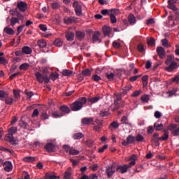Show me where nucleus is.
<instances>
[{"label":"nucleus","mask_w":179,"mask_h":179,"mask_svg":"<svg viewBox=\"0 0 179 179\" xmlns=\"http://www.w3.org/2000/svg\"><path fill=\"white\" fill-rule=\"evenodd\" d=\"M114 73H105V77L107 78L110 81L114 80Z\"/></svg>","instance_id":"45"},{"label":"nucleus","mask_w":179,"mask_h":179,"mask_svg":"<svg viewBox=\"0 0 179 179\" xmlns=\"http://www.w3.org/2000/svg\"><path fill=\"white\" fill-rule=\"evenodd\" d=\"M67 41H73L75 39V34L72 31H68L66 34Z\"/></svg>","instance_id":"20"},{"label":"nucleus","mask_w":179,"mask_h":179,"mask_svg":"<svg viewBox=\"0 0 179 179\" xmlns=\"http://www.w3.org/2000/svg\"><path fill=\"white\" fill-rule=\"evenodd\" d=\"M73 8H74V10L77 16H82V6L79 5L78 1H74L73 3Z\"/></svg>","instance_id":"9"},{"label":"nucleus","mask_w":179,"mask_h":179,"mask_svg":"<svg viewBox=\"0 0 179 179\" xmlns=\"http://www.w3.org/2000/svg\"><path fill=\"white\" fill-rule=\"evenodd\" d=\"M17 132V127H13L8 129V134L6 135L5 140L7 142H10L12 145H15V138H13V134Z\"/></svg>","instance_id":"5"},{"label":"nucleus","mask_w":179,"mask_h":179,"mask_svg":"<svg viewBox=\"0 0 179 179\" xmlns=\"http://www.w3.org/2000/svg\"><path fill=\"white\" fill-rule=\"evenodd\" d=\"M130 160H131V162H129V164L119 165L116 169L117 173H120V174H125V173L128 171V169H131L132 166H135V160H136V155H133L130 157Z\"/></svg>","instance_id":"2"},{"label":"nucleus","mask_w":179,"mask_h":179,"mask_svg":"<svg viewBox=\"0 0 179 179\" xmlns=\"http://www.w3.org/2000/svg\"><path fill=\"white\" fill-rule=\"evenodd\" d=\"M84 136L85 135L82 133H76L73 134V138L76 140L82 139V138H83Z\"/></svg>","instance_id":"38"},{"label":"nucleus","mask_w":179,"mask_h":179,"mask_svg":"<svg viewBox=\"0 0 179 179\" xmlns=\"http://www.w3.org/2000/svg\"><path fill=\"white\" fill-rule=\"evenodd\" d=\"M101 79V77L99 76L97 74H94L92 76V80H94V82H100Z\"/></svg>","instance_id":"55"},{"label":"nucleus","mask_w":179,"mask_h":179,"mask_svg":"<svg viewBox=\"0 0 179 179\" xmlns=\"http://www.w3.org/2000/svg\"><path fill=\"white\" fill-rule=\"evenodd\" d=\"M147 43L148 45H150V47H153L156 44V42L155 41V38H147Z\"/></svg>","instance_id":"33"},{"label":"nucleus","mask_w":179,"mask_h":179,"mask_svg":"<svg viewBox=\"0 0 179 179\" xmlns=\"http://www.w3.org/2000/svg\"><path fill=\"white\" fill-rule=\"evenodd\" d=\"M19 125L20 127H21V128H23L24 129H27V127H29V125L22 120L20 121Z\"/></svg>","instance_id":"49"},{"label":"nucleus","mask_w":179,"mask_h":179,"mask_svg":"<svg viewBox=\"0 0 179 179\" xmlns=\"http://www.w3.org/2000/svg\"><path fill=\"white\" fill-rule=\"evenodd\" d=\"M100 31H95L92 36V43H96V41H99V43H101V39H100Z\"/></svg>","instance_id":"17"},{"label":"nucleus","mask_w":179,"mask_h":179,"mask_svg":"<svg viewBox=\"0 0 179 179\" xmlns=\"http://www.w3.org/2000/svg\"><path fill=\"white\" fill-rule=\"evenodd\" d=\"M4 31L6 34H9L10 36H13V34H15V31L12 28L8 27L4 29Z\"/></svg>","instance_id":"32"},{"label":"nucleus","mask_w":179,"mask_h":179,"mask_svg":"<svg viewBox=\"0 0 179 179\" xmlns=\"http://www.w3.org/2000/svg\"><path fill=\"white\" fill-rule=\"evenodd\" d=\"M85 32L80 31H77L76 32V37L78 38L79 41H82L85 38Z\"/></svg>","instance_id":"21"},{"label":"nucleus","mask_w":179,"mask_h":179,"mask_svg":"<svg viewBox=\"0 0 179 179\" xmlns=\"http://www.w3.org/2000/svg\"><path fill=\"white\" fill-rule=\"evenodd\" d=\"M59 3L54 2L52 3V9H59Z\"/></svg>","instance_id":"61"},{"label":"nucleus","mask_w":179,"mask_h":179,"mask_svg":"<svg viewBox=\"0 0 179 179\" xmlns=\"http://www.w3.org/2000/svg\"><path fill=\"white\" fill-rule=\"evenodd\" d=\"M60 110L62 113H64L65 114H69L71 113V109L66 106H62Z\"/></svg>","instance_id":"30"},{"label":"nucleus","mask_w":179,"mask_h":179,"mask_svg":"<svg viewBox=\"0 0 179 179\" xmlns=\"http://www.w3.org/2000/svg\"><path fill=\"white\" fill-rule=\"evenodd\" d=\"M167 8L171 9V10H173V12H177V6L176 4L168 3Z\"/></svg>","instance_id":"48"},{"label":"nucleus","mask_w":179,"mask_h":179,"mask_svg":"<svg viewBox=\"0 0 179 179\" xmlns=\"http://www.w3.org/2000/svg\"><path fill=\"white\" fill-rule=\"evenodd\" d=\"M11 15L13 16H16L18 20H23V19H24V17H23V15L20 14V13H19V11H17V10H15L14 13H11Z\"/></svg>","instance_id":"26"},{"label":"nucleus","mask_w":179,"mask_h":179,"mask_svg":"<svg viewBox=\"0 0 179 179\" xmlns=\"http://www.w3.org/2000/svg\"><path fill=\"white\" fill-rule=\"evenodd\" d=\"M24 24L20 25L17 27V36H19L22 31H23V29H24Z\"/></svg>","instance_id":"56"},{"label":"nucleus","mask_w":179,"mask_h":179,"mask_svg":"<svg viewBox=\"0 0 179 179\" xmlns=\"http://www.w3.org/2000/svg\"><path fill=\"white\" fill-rule=\"evenodd\" d=\"M135 141H136L135 136L132 135H129L127 137V141H123L122 143V145L123 146H128V145L135 143Z\"/></svg>","instance_id":"10"},{"label":"nucleus","mask_w":179,"mask_h":179,"mask_svg":"<svg viewBox=\"0 0 179 179\" xmlns=\"http://www.w3.org/2000/svg\"><path fill=\"white\" fill-rule=\"evenodd\" d=\"M101 128H102L101 126L95 125L93 127L94 131H95L96 132H99V133L101 132Z\"/></svg>","instance_id":"58"},{"label":"nucleus","mask_w":179,"mask_h":179,"mask_svg":"<svg viewBox=\"0 0 179 179\" xmlns=\"http://www.w3.org/2000/svg\"><path fill=\"white\" fill-rule=\"evenodd\" d=\"M17 8L20 12H26V9H27V3L20 1L17 3Z\"/></svg>","instance_id":"14"},{"label":"nucleus","mask_w":179,"mask_h":179,"mask_svg":"<svg viewBox=\"0 0 179 179\" xmlns=\"http://www.w3.org/2000/svg\"><path fill=\"white\" fill-rule=\"evenodd\" d=\"M32 51L33 50H31V48L29 46H24L22 48V52H23V54H25L26 55H29L31 54Z\"/></svg>","instance_id":"22"},{"label":"nucleus","mask_w":179,"mask_h":179,"mask_svg":"<svg viewBox=\"0 0 179 179\" xmlns=\"http://www.w3.org/2000/svg\"><path fill=\"white\" fill-rule=\"evenodd\" d=\"M94 122V117H84L81 120V124L83 125H90L92 124V125H94L93 123Z\"/></svg>","instance_id":"12"},{"label":"nucleus","mask_w":179,"mask_h":179,"mask_svg":"<svg viewBox=\"0 0 179 179\" xmlns=\"http://www.w3.org/2000/svg\"><path fill=\"white\" fill-rule=\"evenodd\" d=\"M59 77V74H58V73H52L50 76V79H51L52 80L55 81L57 80V79H58V78Z\"/></svg>","instance_id":"39"},{"label":"nucleus","mask_w":179,"mask_h":179,"mask_svg":"<svg viewBox=\"0 0 179 179\" xmlns=\"http://www.w3.org/2000/svg\"><path fill=\"white\" fill-rule=\"evenodd\" d=\"M10 22L11 26H15L16 23H20L19 19L15 17H11L10 20Z\"/></svg>","instance_id":"44"},{"label":"nucleus","mask_w":179,"mask_h":179,"mask_svg":"<svg viewBox=\"0 0 179 179\" xmlns=\"http://www.w3.org/2000/svg\"><path fill=\"white\" fill-rule=\"evenodd\" d=\"M109 114L110 113H108V111L102 110L100 112L99 115H100V117H108Z\"/></svg>","instance_id":"53"},{"label":"nucleus","mask_w":179,"mask_h":179,"mask_svg":"<svg viewBox=\"0 0 179 179\" xmlns=\"http://www.w3.org/2000/svg\"><path fill=\"white\" fill-rule=\"evenodd\" d=\"M7 96H9L8 92L3 90H0V99H6Z\"/></svg>","instance_id":"51"},{"label":"nucleus","mask_w":179,"mask_h":179,"mask_svg":"<svg viewBox=\"0 0 179 179\" xmlns=\"http://www.w3.org/2000/svg\"><path fill=\"white\" fill-rule=\"evenodd\" d=\"M173 82H174L175 83H179V74L175 76V77L173 78Z\"/></svg>","instance_id":"64"},{"label":"nucleus","mask_w":179,"mask_h":179,"mask_svg":"<svg viewBox=\"0 0 179 179\" xmlns=\"http://www.w3.org/2000/svg\"><path fill=\"white\" fill-rule=\"evenodd\" d=\"M115 101H116V102H120L121 101V100H122V98H121V94H115Z\"/></svg>","instance_id":"60"},{"label":"nucleus","mask_w":179,"mask_h":179,"mask_svg":"<svg viewBox=\"0 0 179 179\" xmlns=\"http://www.w3.org/2000/svg\"><path fill=\"white\" fill-rule=\"evenodd\" d=\"M45 179H57V177L51 172H48L45 175Z\"/></svg>","instance_id":"35"},{"label":"nucleus","mask_w":179,"mask_h":179,"mask_svg":"<svg viewBox=\"0 0 179 179\" xmlns=\"http://www.w3.org/2000/svg\"><path fill=\"white\" fill-rule=\"evenodd\" d=\"M121 107V103L120 102L114 101V108L113 110H117Z\"/></svg>","instance_id":"57"},{"label":"nucleus","mask_w":179,"mask_h":179,"mask_svg":"<svg viewBox=\"0 0 179 179\" xmlns=\"http://www.w3.org/2000/svg\"><path fill=\"white\" fill-rule=\"evenodd\" d=\"M3 169L5 171H7V173H10V171H12L13 170V165H12V162L9 161H6L3 164Z\"/></svg>","instance_id":"13"},{"label":"nucleus","mask_w":179,"mask_h":179,"mask_svg":"<svg viewBox=\"0 0 179 179\" xmlns=\"http://www.w3.org/2000/svg\"><path fill=\"white\" fill-rule=\"evenodd\" d=\"M13 101H15V100H13V98H9V95L5 98V103L8 106H12V104H13Z\"/></svg>","instance_id":"34"},{"label":"nucleus","mask_w":179,"mask_h":179,"mask_svg":"<svg viewBox=\"0 0 179 179\" xmlns=\"http://www.w3.org/2000/svg\"><path fill=\"white\" fill-rule=\"evenodd\" d=\"M121 122L122 124H124V125H131V123L128 121V117L127 116H123L121 118Z\"/></svg>","instance_id":"42"},{"label":"nucleus","mask_w":179,"mask_h":179,"mask_svg":"<svg viewBox=\"0 0 179 179\" xmlns=\"http://www.w3.org/2000/svg\"><path fill=\"white\" fill-rule=\"evenodd\" d=\"M54 45L56 47H62V41L61 38H57L55 41H53Z\"/></svg>","instance_id":"37"},{"label":"nucleus","mask_w":179,"mask_h":179,"mask_svg":"<svg viewBox=\"0 0 179 179\" xmlns=\"http://www.w3.org/2000/svg\"><path fill=\"white\" fill-rule=\"evenodd\" d=\"M43 74L40 72H36L35 73V76L36 78L37 81L38 83H43L44 82L45 83H50V78H48V69L47 68H43Z\"/></svg>","instance_id":"3"},{"label":"nucleus","mask_w":179,"mask_h":179,"mask_svg":"<svg viewBox=\"0 0 179 179\" xmlns=\"http://www.w3.org/2000/svg\"><path fill=\"white\" fill-rule=\"evenodd\" d=\"M71 172H69V171H66V172L64 173V179H71Z\"/></svg>","instance_id":"63"},{"label":"nucleus","mask_w":179,"mask_h":179,"mask_svg":"<svg viewBox=\"0 0 179 179\" xmlns=\"http://www.w3.org/2000/svg\"><path fill=\"white\" fill-rule=\"evenodd\" d=\"M124 24H130V26H134L136 24V17L134 14H130L127 17V20H124Z\"/></svg>","instance_id":"6"},{"label":"nucleus","mask_w":179,"mask_h":179,"mask_svg":"<svg viewBox=\"0 0 179 179\" xmlns=\"http://www.w3.org/2000/svg\"><path fill=\"white\" fill-rule=\"evenodd\" d=\"M37 44L41 48H45V47H47V42L44 39L38 40Z\"/></svg>","instance_id":"23"},{"label":"nucleus","mask_w":179,"mask_h":179,"mask_svg":"<svg viewBox=\"0 0 179 179\" xmlns=\"http://www.w3.org/2000/svg\"><path fill=\"white\" fill-rule=\"evenodd\" d=\"M139 52H143L145 51V47L142 44H138L137 46Z\"/></svg>","instance_id":"59"},{"label":"nucleus","mask_w":179,"mask_h":179,"mask_svg":"<svg viewBox=\"0 0 179 179\" xmlns=\"http://www.w3.org/2000/svg\"><path fill=\"white\" fill-rule=\"evenodd\" d=\"M82 75L83 76H90V75H92V71L89 69H87L82 71Z\"/></svg>","instance_id":"46"},{"label":"nucleus","mask_w":179,"mask_h":179,"mask_svg":"<svg viewBox=\"0 0 179 179\" xmlns=\"http://www.w3.org/2000/svg\"><path fill=\"white\" fill-rule=\"evenodd\" d=\"M29 66H30V64L27 63H24L20 66V69L21 71H27V69H29Z\"/></svg>","instance_id":"43"},{"label":"nucleus","mask_w":179,"mask_h":179,"mask_svg":"<svg viewBox=\"0 0 179 179\" xmlns=\"http://www.w3.org/2000/svg\"><path fill=\"white\" fill-rule=\"evenodd\" d=\"M164 125L162 123H159V122H157L154 124V128L155 131H162L164 128Z\"/></svg>","instance_id":"25"},{"label":"nucleus","mask_w":179,"mask_h":179,"mask_svg":"<svg viewBox=\"0 0 179 179\" xmlns=\"http://www.w3.org/2000/svg\"><path fill=\"white\" fill-rule=\"evenodd\" d=\"M152 142H155L156 146H159L160 145V141H162L161 137H159L158 133H155L152 136Z\"/></svg>","instance_id":"18"},{"label":"nucleus","mask_w":179,"mask_h":179,"mask_svg":"<svg viewBox=\"0 0 179 179\" xmlns=\"http://www.w3.org/2000/svg\"><path fill=\"white\" fill-rule=\"evenodd\" d=\"M52 115L54 118H60V117H64V113L55 111L52 113Z\"/></svg>","instance_id":"40"},{"label":"nucleus","mask_w":179,"mask_h":179,"mask_svg":"<svg viewBox=\"0 0 179 179\" xmlns=\"http://www.w3.org/2000/svg\"><path fill=\"white\" fill-rule=\"evenodd\" d=\"M14 101H17L20 99V91L19 90H13Z\"/></svg>","instance_id":"24"},{"label":"nucleus","mask_w":179,"mask_h":179,"mask_svg":"<svg viewBox=\"0 0 179 179\" xmlns=\"http://www.w3.org/2000/svg\"><path fill=\"white\" fill-rule=\"evenodd\" d=\"M164 135L161 136V141H166L169 139V130L164 129Z\"/></svg>","instance_id":"31"},{"label":"nucleus","mask_w":179,"mask_h":179,"mask_svg":"<svg viewBox=\"0 0 179 179\" xmlns=\"http://www.w3.org/2000/svg\"><path fill=\"white\" fill-rule=\"evenodd\" d=\"M101 15L103 16H110L111 13H115V15H118L120 13V10L117 8H112V9H103L101 11Z\"/></svg>","instance_id":"7"},{"label":"nucleus","mask_w":179,"mask_h":179,"mask_svg":"<svg viewBox=\"0 0 179 179\" xmlns=\"http://www.w3.org/2000/svg\"><path fill=\"white\" fill-rule=\"evenodd\" d=\"M165 65H166L165 69L167 72H173L174 69L178 68V64L176 62L174 59V55L167 56L166 60L165 61Z\"/></svg>","instance_id":"1"},{"label":"nucleus","mask_w":179,"mask_h":179,"mask_svg":"<svg viewBox=\"0 0 179 179\" xmlns=\"http://www.w3.org/2000/svg\"><path fill=\"white\" fill-rule=\"evenodd\" d=\"M73 73V71L68 69H64L62 71L63 76H71Z\"/></svg>","instance_id":"41"},{"label":"nucleus","mask_w":179,"mask_h":179,"mask_svg":"<svg viewBox=\"0 0 179 179\" xmlns=\"http://www.w3.org/2000/svg\"><path fill=\"white\" fill-rule=\"evenodd\" d=\"M50 116L47 114V112H43L41 115V120H48Z\"/></svg>","instance_id":"52"},{"label":"nucleus","mask_w":179,"mask_h":179,"mask_svg":"<svg viewBox=\"0 0 179 179\" xmlns=\"http://www.w3.org/2000/svg\"><path fill=\"white\" fill-rule=\"evenodd\" d=\"M110 127H112V128L117 129L120 127V124H118L117 122L114 121L110 124Z\"/></svg>","instance_id":"62"},{"label":"nucleus","mask_w":179,"mask_h":179,"mask_svg":"<svg viewBox=\"0 0 179 179\" xmlns=\"http://www.w3.org/2000/svg\"><path fill=\"white\" fill-rule=\"evenodd\" d=\"M80 152L78 150L73 149V148L71 147L70 149L69 155H71L72 156H75L76 155H79Z\"/></svg>","instance_id":"50"},{"label":"nucleus","mask_w":179,"mask_h":179,"mask_svg":"<svg viewBox=\"0 0 179 179\" xmlns=\"http://www.w3.org/2000/svg\"><path fill=\"white\" fill-rule=\"evenodd\" d=\"M115 171H117V168L115 167V165H114V164L108 166L106 169V173L108 178H111V176H114V174H115Z\"/></svg>","instance_id":"8"},{"label":"nucleus","mask_w":179,"mask_h":179,"mask_svg":"<svg viewBox=\"0 0 179 179\" xmlns=\"http://www.w3.org/2000/svg\"><path fill=\"white\" fill-rule=\"evenodd\" d=\"M168 129L171 131V134L173 136H179V127L177 128V125L171 124L168 127Z\"/></svg>","instance_id":"11"},{"label":"nucleus","mask_w":179,"mask_h":179,"mask_svg":"<svg viewBox=\"0 0 179 179\" xmlns=\"http://www.w3.org/2000/svg\"><path fill=\"white\" fill-rule=\"evenodd\" d=\"M136 141L138 142V143H142L145 142V137L142 136L141 134H137L135 137Z\"/></svg>","instance_id":"27"},{"label":"nucleus","mask_w":179,"mask_h":179,"mask_svg":"<svg viewBox=\"0 0 179 179\" xmlns=\"http://www.w3.org/2000/svg\"><path fill=\"white\" fill-rule=\"evenodd\" d=\"M102 31L105 36H108L109 33H111V28L110 27L104 26L102 28Z\"/></svg>","instance_id":"29"},{"label":"nucleus","mask_w":179,"mask_h":179,"mask_svg":"<svg viewBox=\"0 0 179 179\" xmlns=\"http://www.w3.org/2000/svg\"><path fill=\"white\" fill-rule=\"evenodd\" d=\"M157 52L161 59H163V58L166 57V51L164 50V48L162 46L157 48Z\"/></svg>","instance_id":"15"},{"label":"nucleus","mask_w":179,"mask_h":179,"mask_svg":"<svg viewBox=\"0 0 179 179\" xmlns=\"http://www.w3.org/2000/svg\"><path fill=\"white\" fill-rule=\"evenodd\" d=\"M86 97L79 98L78 100L70 105V108L72 111H79L83 108V106L87 103Z\"/></svg>","instance_id":"4"},{"label":"nucleus","mask_w":179,"mask_h":179,"mask_svg":"<svg viewBox=\"0 0 179 179\" xmlns=\"http://www.w3.org/2000/svg\"><path fill=\"white\" fill-rule=\"evenodd\" d=\"M23 161L26 163H33L36 162V157H25L23 158Z\"/></svg>","instance_id":"28"},{"label":"nucleus","mask_w":179,"mask_h":179,"mask_svg":"<svg viewBox=\"0 0 179 179\" xmlns=\"http://www.w3.org/2000/svg\"><path fill=\"white\" fill-rule=\"evenodd\" d=\"M149 95H143L141 96V101L144 103H148L149 101Z\"/></svg>","instance_id":"54"},{"label":"nucleus","mask_w":179,"mask_h":179,"mask_svg":"<svg viewBox=\"0 0 179 179\" xmlns=\"http://www.w3.org/2000/svg\"><path fill=\"white\" fill-rule=\"evenodd\" d=\"M77 18L76 17H66L64 19V22L66 24H72V23L76 22Z\"/></svg>","instance_id":"19"},{"label":"nucleus","mask_w":179,"mask_h":179,"mask_svg":"<svg viewBox=\"0 0 179 179\" xmlns=\"http://www.w3.org/2000/svg\"><path fill=\"white\" fill-rule=\"evenodd\" d=\"M115 15H117L115 13H111L110 15V22L111 23L114 24V23H117V17H115Z\"/></svg>","instance_id":"47"},{"label":"nucleus","mask_w":179,"mask_h":179,"mask_svg":"<svg viewBox=\"0 0 179 179\" xmlns=\"http://www.w3.org/2000/svg\"><path fill=\"white\" fill-rule=\"evenodd\" d=\"M100 100V96H94L93 98H89L88 101L91 103V104H94V103H97Z\"/></svg>","instance_id":"36"},{"label":"nucleus","mask_w":179,"mask_h":179,"mask_svg":"<svg viewBox=\"0 0 179 179\" xmlns=\"http://www.w3.org/2000/svg\"><path fill=\"white\" fill-rule=\"evenodd\" d=\"M45 149L46 152H49L50 153L55 152V145L52 143H48L45 145Z\"/></svg>","instance_id":"16"}]
</instances>
